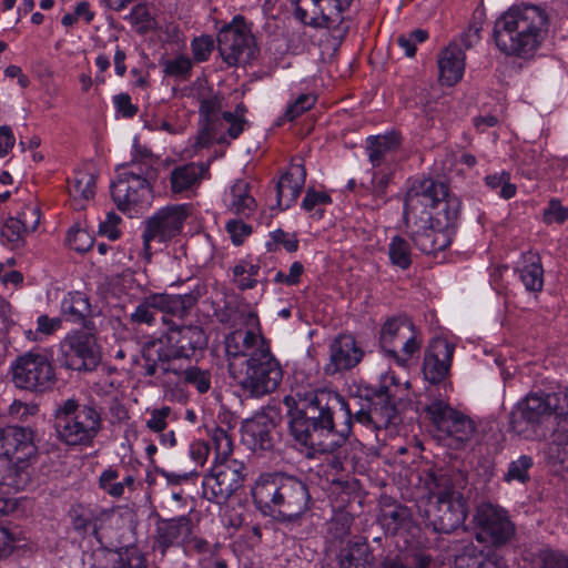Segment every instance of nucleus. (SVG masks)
<instances>
[{
	"label": "nucleus",
	"instance_id": "f257e3e1",
	"mask_svg": "<svg viewBox=\"0 0 568 568\" xmlns=\"http://www.w3.org/2000/svg\"><path fill=\"white\" fill-rule=\"evenodd\" d=\"M284 402L291 435L310 450L333 453L352 434L353 406L333 389H297Z\"/></svg>",
	"mask_w": 568,
	"mask_h": 568
},
{
	"label": "nucleus",
	"instance_id": "f03ea898",
	"mask_svg": "<svg viewBox=\"0 0 568 568\" xmlns=\"http://www.w3.org/2000/svg\"><path fill=\"white\" fill-rule=\"evenodd\" d=\"M467 483V474L462 470L442 469L427 474L424 481L427 503L420 509L427 527L435 532L450 534L464 524L467 504L462 489Z\"/></svg>",
	"mask_w": 568,
	"mask_h": 568
},
{
	"label": "nucleus",
	"instance_id": "7ed1b4c3",
	"mask_svg": "<svg viewBox=\"0 0 568 568\" xmlns=\"http://www.w3.org/2000/svg\"><path fill=\"white\" fill-rule=\"evenodd\" d=\"M252 496L264 514L287 527L298 525L312 507L307 484L296 476L282 473L261 475Z\"/></svg>",
	"mask_w": 568,
	"mask_h": 568
},
{
	"label": "nucleus",
	"instance_id": "20e7f679",
	"mask_svg": "<svg viewBox=\"0 0 568 568\" xmlns=\"http://www.w3.org/2000/svg\"><path fill=\"white\" fill-rule=\"evenodd\" d=\"M549 27L547 12L539 6L520 4L509 8L495 22L494 40L507 55H531L545 40Z\"/></svg>",
	"mask_w": 568,
	"mask_h": 568
},
{
	"label": "nucleus",
	"instance_id": "39448f33",
	"mask_svg": "<svg viewBox=\"0 0 568 568\" xmlns=\"http://www.w3.org/2000/svg\"><path fill=\"white\" fill-rule=\"evenodd\" d=\"M164 324L169 325L164 335L156 339L146 342L142 347L144 375L156 376L158 373L178 374L172 366V361L191 358L197 349L207 345V336L199 325H179L169 322L162 316Z\"/></svg>",
	"mask_w": 568,
	"mask_h": 568
},
{
	"label": "nucleus",
	"instance_id": "423d86ee",
	"mask_svg": "<svg viewBox=\"0 0 568 568\" xmlns=\"http://www.w3.org/2000/svg\"><path fill=\"white\" fill-rule=\"evenodd\" d=\"M459 211L460 201L449 195L445 183L423 179L414 181L407 191L404 217L406 223H410V219H416L419 214L436 227L453 232Z\"/></svg>",
	"mask_w": 568,
	"mask_h": 568
},
{
	"label": "nucleus",
	"instance_id": "0eeeda50",
	"mask_svg": "<svg viewBox=\"0 0 568 568\" xmlns=\"http://www.w3.org/2000/svg\"><path fill=\"white\" fill-rule=\"evenodd\" d=\"M211 440L215 458L202 483L203 497L209 501L223 504L242 487L245 466L231 457L233 439L227 430L215 427L211 433Z\"/></svg>",
	"mask_w": 568,
	"mask_h": 568
},
{
	"label": "nucleus",
	"instance_id": "6e6552de",
	"mask_svg": "<svg viewBox=\"0 0 568 568\" xmlns=\"http://www.w3.org/2000/svg\"><path fill=\"white\" fill-rule=\"evenodd\" d=\"M101 429V413L92 403L81 405L69 398L55 409L54 430L58 439L67 446L90 447Z\"/></svg>",
	"mask_w": 568,
	"mask_h": 568
},
{
	"label": "nucleus",
	"instance_id": "1a4fd4ad",
	"mask_svg": "<svg viewBox=\"0 0 568 568\" xmlns=\"http://www.w3.org/2000/svg\"><path fill=\"white\" fill-rule=\"evenodd\" d=\"M116 180L111 184V195L116 207L130 216L145 210L152 200L151 183L158 172L151 164H139L135 159L118 169Z\"/></svg>",
	"mask_w": 568,
	"mask_h": 568
},
{
	"label": "nucleus",
	"instance_id": "9d476101",
	"mask_svg": "<svg viewBox=\"0 0 568 568\" xmlns=\"http://www.w3.org/2000/svg\"><path fill=\"white\" fill-rule=\"evenodd\" d=\"M229 373L244 394L253 398L275 392L283 378L282 366L270 347L260 349L242 363H231Z\"/></svg>",
	"mask_w": 568,
	"mask_h": 568
},
{
	"label": "nucleus",
	"instance_id": "9b49d317",
	"mask_svg": "<svg viewBox=\"0 0 568 568\" xmlns=\"http://www.w3.org/2000/svg\"><path fill=\"white\" fill-rule=\"evenodd\" d=\"M12 379L21 389L44 393L52 389L57 375L47 354L31 351L19 356L12 364Z\"/></svg>",
	"mask_w": 568,
	"mask_h": 568
},
{
	"label": "nucleus",
	"instance_id": "f8f14e48",
	"mask_svg": "<svg viewBox=\"0 0 568 568\" xmlns=\"http://www.w3.org/2000/svg\"><path fill=\"white\" fill-rule=\"evenodd\" d=\"M91 329H77L60 342V362L68 369L92 372L101 362V349Z\"/></svg>",
	"mask_w": 568,
	"mask_h": 568
},
{
	"label": "nucleus",
	"instance_id": "ddd939ff",
	"mask_svg": "<svg viewBox=\"0 0 568 568\" xmlns=\"http://www.w3.org/2000/svg\"><path fill=\"white\" fill-rule=\"evenodd\" d=\"M295 17L305 26L326 27L346 34L348 26L344 23L343 13L353 0H291Z\"/></svg>",
	"mask_w": 568,
	"mask_h": 568
},
{
	"label": "nucleus",
	"instance_id": "4468645a",
	"mask_svg": "<svg viewBox=\"0 0 568 568\" xmlns=\"http://www.w3.org/2000/svg\"><path fill=\"white\" fill-rule=\"evenodd\" d=\"M425 412L437 430L454 440L457 448L473 439L476 432L474 420L453 408L445 399L434 398L426 405Z\"/></svg>",
	"mask_w": 568,
	"mask_h": 568
},
{
	"label": "nucleus",
	"instance_id": "2eb2a0df",
	"mask_svg": "<svg viewBox=\"0 0 568 568\" xmlns=\"http://www.w3.org/2000/svg\"><path fill=\"white\" fill-rule=\"evenodd\" d=\"M217 47L229 65L245 64L254 58V38L243 16H235L220 30Z\"/></svg>",
	"mask_w": 568,
	"mask_h": 568
},
{
	"label": "nucleus",
	"instance_id": "dca6fc26",
	"mask_svg": "<svg viewBox=\"0 0 568 568\" xmlns=\"http://www.w3.org/2000/svg\"><path fill=\"white\" fill-rule=\"evenodd\" d=\"M480 39V28L470 26L459 38V42H450L438 55L439 80L443 84L452 87L464 74L465 50L470 49Z\"/></svg>",
	"mask_w": 568,
	"mask_h": 568
},
{
	"label": "nucleus",
	"instance_id": "f3484780",
	"mask_svg": "<svg viewBox=\"0 0 568 568\" xmlns=\"http://www.w3.org/2000/svg\"><path fill=\"white\" fill-rule=\"evenodd\" d=\"M185 205H169L160 209L145 221L142 234L144 251L151 255V242H166L179 235L187 217Z\"/></svg>",
	"mask_w": 568,
	"mask_h": 568
},
{
	"label": "nucleus",
	"instance_id": "a211bd4d",
	"mask_svg": "<svg viewBox=\"0 0 568 568\" xmlns=\"http://www.w3.org/2000/svg\"><path fill=\"white\" fill-rule=\"evenodd\" d=\"M351 404L353 406V423L373 429L387 428L394 423L397 415L394 397L387 390L379 392L364 402L355 398Z\"/></svg>",
	"mask_w": 568,
	"mask_h": 568
},
{
	"label": "nucleus",
	"instance_id": "6ab92c4d",
	"mask_svg": "<svg viewBox=\"0 0 568 568\" xmlns=\"http://www.w3.org/2000/svg\"><path fill=\"white\" fill-rule=\"evenodd\" d=\"M475 521L479 528L476 538L480 542H490L494 546L505 545L515 534V527L507 513L489 503L477 507Z\"/></svg>",
	"mask_w": 568,
	"mask_h": 568
},
{
	"label": "nucleus",
	"instance_id": "aec40b11",
	"mask_svg": "<svg viewBox=\"0 0 568 568\" xmlns=\"http://www.w3.org/2000/svg\"><path fill=\"white\" fill-rule=\"evenodd\" d=\"M193 530L194 524L186 515L159 518L155 523L153 550L165 557L171 548L183 547Z\"/></svg>",
	"mask_w": 568,
	"mask_h": 568
},
{
	"label": "nucleus",
	"instance_id": "412c9836",
	"mask_svg": "<svg viewBox=\"0 0 568 568\" xmlns=\"http://www.w3.org/2000/svg\"><path fill=\"white\" fill-rule=\"evenodd\" d=\"M34 434L29 427L8 425L0 427V460L36 458Z\"/></svg>",
	"mask_w": 568,
	"mask_h": 568
},
{
	"label": "nucleus",
	"instance_id": "4be33fe9",
	"mask_svg": "<svg viewBox=\"0 0 568 568\" xmlns=\"http://www.w3.org/2000/svg\"><path fill=\"white\" fill-rule=\"evenodd\" d=\"M560 407V394L557 393H530L518 405L514 413L513 425L517 426L519 419L527 424L536 425L542 418L550 416Z\"/></svg>",
	"mask_w": 568,
	"mask_h": 568
},
{
	"label": "nucleus",
	"instance_id": "5701e85b",
	"mask_svg": "<svg viewBox=\"0 0 568 568\" xmlns=\"http://www.w3.org/2000/svg\"><path fill=\"white\" fill-rule=\"evenodd\" d=\"M413 226L407 223L412 229L410 239L415 246L425 254H436L444 251L452 243L453 232L444 227H436L435 224L417 215L416 219H410Z\"/></svg>",
	"mask_w": 568,
	"mask_h": 568
},
{
	"label": "nucleus",
	"instance_id": "b1692460",
	"mask_svg": "<svg viewBox=\"0 0 568 568\" xmlns=\"http://www.w3.org/2000/svg\"><path fill=\"white\" fill-rule=\"evenodd\" d=\"M454 355V345L445 339L434 341L424 356L423 375L432 385L443 384L446 388V378L449 374Z\"/></svg>",
	"mask_w": 568,
	"mask_h": 568
},
{
	"label": "nucleus",
	"instance_id": "393cba45",
	"mask_svg": "<svg viewBox=\"0 0 568 568\" xmlns=\"http://www.w3.org/2000/svg\"><path fill=\"white\" fill-rule=\"evenodd\" d=\"M275 424L266 414H256L242 424V442L253 452H268L275 445Z\"/></svg>",
	"mask_w": 568,
	"mask_h": 568
},
{
	"label": "nucleus",
	"instance_id": "a878e982",
	"mask_svg": "<svg viewBox=\"0 0 568 568\" xmlns=\"http://www.w3.org/2000/svg\"><path fill=\"white\" fill-rule=\"evenodd\" d=\"M270 347L266 339L251 329H235L225 337V353L229 365L253 357L260 349Z\"/></svg>",
	"mask_w": 568,
	"mask_h": 568
},
{
	"label": "nucleus",
	"instance_id": "bb28decb",
	"mask_svg": "<svg viewBox=\"0 0 568 568\" xmlns=\"http://www.w3.org/2000/svg\"><path fill=\"white\" fill-rule=\"evenodd\" d=\"M364 352L357 346L352 335H338L329 346V363L325 367L327 375L348 371L355 367L363 358Z\"/></svg>",
	"mask_w": 568,
	"mask_h": 568
},
{
	"label": "nucleus",
	"instance_id": "cd10ccee",
	"mask_svg": "<svg viewBox=\"0 0 568 568\" xmlns=\"http://www.w3.org/2000/svg\"><path fill=\"white\" fill-rule=\"evenodd\" d=\"M306 180V170L302 159H294L282 178L280 179L277 192V205L285 210L297 200Z\"/></svg>",
	"mask_w": 568,
	"mask_h": 568
},
{
	"label": "nucleus",
	"instance_id": "c85d7f7f",
	"mask_svg": "<svg viewBox=\"0 0 568 568\" xmlns=\"http://www.w3.org/2000/svg\"><path fill=\"white\" fill-rule=\"evenodd\" d=\"M222 103L221 99L216 95H212L202 99L200 105V114L203 119V129L201 131L200 139L205 143L210 140H216L217 142H224V135H220L219 132L222 128Z\"/></svg>",
	"mask_w": 568,
	"mask_h": 568
},
{
	"label": "nucleus",
	"instance_id": "c756f323",
	"mask_svg": "<svg viewBox=\"0 0 568 568\" xmlns=\"http://www.w3.org/2000/svg\"><path fill=\"white\" fill-rule=\"evenodd\" d=\"M402 143L399 133L392 131L382 135H372L366 140V152L374 168L386 163L389 156L396 152Z\"/></svg>",
	"mask_w": 568,
	"mask_h": 568
},
{
	"label": "nucleus",
	"instance_id": "7c9ffc66",
	"mask_svg": "<svg viewBox=\"0 0 568 568\" xmlns=\"http://www.w3.org/2000/svg\"><path fill=\"white\" fill-rule=\"evenodd\" d=\"M61 314L67 321L83 324L87 329H92V322L89 321L92 316L91 304L84 293H68L61 302Z\"/></svg>",
	"mask_w": 568,
	"mask_h": 568
},
{
	"label": "nucleus",
	"instance_id": "2f4dec72",
	"mask_svg": "<svg viewBox=\"0 0 568 568\" xmlns=\"http://www.w3.org/2000/svg\"><path fill=\"white\" fill-rule=\"evenodd\" d=\"M33 458H18L6 460L7 465L1 474L0 485L19 491L24 489L30 483V467Z\"/></svg>",
	"mask_w": 568,
	"mask_h": 568
},
{
	"label": "nucleus",
	"instance_id": "473e14b6",
	"mask_svg": "<svg viewBox=\"0 0 568 568\" xmlns=\"http://www.w3.org/2000/svg\"><path fill=\"white\" fill-rule=\"evenodd\" d=\"M159 306V313L172 314L182 317L197 302L200 292H189L185 294H160L154 293Z\"/></svg>",
	"mask_w": 568,
	"mask_h": 568
},
{
	"label": "nucleus",
	"instance_id": "72a5a7b5",
	"mask_svg": "<svg viewBox=\"0 0 568 568\" xmlns=\"http://www.w3.org/2000/svg\"><path fill=\"white\" fill-rule=\"evenodd\" d=\"M229 209L237 215L248 217L256 210V201L250 194V185L244 180H237L231 187L227 200Z\"/></svg>",
	"mask_w": 568,
	"mask_h": 568
},
{
	"label": "nucleus",
	"instance_id": "f704fd0d",
	"mask_svg": "<svg viewBox=\"0 0 568 568\" xmlns=\"http://www.w3.org/2000/svg\"><path fill=\"white\" fill-rule=\"evenodd\" d=\"M69 194L77 209H83L82 201H89L95 194V175L89 171H77L69 180Z\"/></svg>",
	"mask_w": 568,
	"mask_h": 568
},
{
	"label": "nucleus",
	"instance_id": "c9c22d12",
	"mask_svg": "<svg viewBox=\"0 0 568 568\" xmlns=\"http://www.w3.org/2000/svg\"><path fill=\"white\" fill-rule=\"evenodd\" d=\"M206 168L203 163H189L175 168L171 173V186L174 193L189 190L204 175Z\"/></svg>",
	"mask_w": 568,
	"mask_h": 568
},
{
	"label": "nucleus",
	"instance_id": "e433bc0d",
	"mask_svg": "<svg viewBox=\"0 0 568 568\" xmlns=\"http://www.w3.org/2000/svg\"><path fill=\"white\" fill-rule=\"evenodd\" d=\"M375 557L366 540L351 544L348 551L339 558V568H373Z\"/></svg>",
	"mask_w": 568,
	"mask_h": 568
},
{
	"label": "nucleus",
	"instance_id": "4c0bfd02",
	"mask_svg": "<svg viewBox=\"0 0 568 568\" xmlns=\"http://www.w3.org/2000/svg\"><path fill=\"white\" fill-rule=\"evenodd\" d=\"M413 323L405 316L388 318L379 333L381 347L387 353V349H392L390 346L397 337L405 338L408 333H413Z\"/></svg>",
	"mask_w": 568,
	"mask_h": 568
},
{
	"label": "nucleus",
	"instance_id": "58836bf2",
	"mask_svg": "<svg viewBox=\"0 0 568 568\" xmlns=\"http://www.w3.org/2000/svg\"><path fill=\"white\" fill-rule=\"evenodd\" d=\"M455 549L456 568H478V562L485 554L473 540H462L456 544Z\"/></svg>",
	"mask_w": 568,
	"mask_h": 568
},
{
	"label": "nucleus",
	"instance_id": "ea45409f",
	"mask_svg": "<svg viewBox=\"0 0 568 568\" xmlns=\"http://www.w3.org/2000/svg\"><path fill=\"white\" fill-rule=\"evenodd\" d=\"M159 313V306L155 298V294L145 296L129 315L131 324L152 326L155 324L156 314Z\"/></svg>",
	"mask_w": 568,
	"mask_h": 568
},
{
	"label": "nucleus",
	"instance_id": "a19ab883",
	"mask_svg": "<svg viewBox=\"0 0 568 568\" xmlns=\"http://www.w3.org/2000/svg\"><path fill=\"white\" fill-rule=\"evenodd\" d=\"M382 521L387 531L395 535L399 529L410 525L412 511L404 505H395L393 508L384 510Z\"/></svg>",
	"mask_w": 568,
	"mask_h": 568
},
{
	"label": "nucleus",
	"instance_id": "79ce46f5",
	"mask_svg": "<svg viewBox=\"0 0 568 568\" xmlns=\"http://www.w3.org/2000/svg\"><path fill=\"white\" fill-rule=\"evenodd\" d=\"M544 271L539 257L530 255V261L520 270V280L531 292H539L544 284Z\"/></svg>",
	"mask_w": 568,
	"mask_h": 568
},
{
	"label": "nucleus",
	"instance_id": "37998d69",
	"mask_svg": "<svg viewBox=\"0 0 568 568\" xmlns=\"http://www.w3.org/2000/svg\"><path fill=\"white\" fill-rule=\"evenodd\" d=\"M388 255L392 264L406 270L412 264L410 245L407 240L396 235L388 245Z\"/></svg>",
	"mask_w": 568,
	"mask_h": 568
},
{
	"label": "nucleus",
	"instance_id": "c03bdc74",
	"mask_svg": "<svg viewBox=\"0 0 568 568\" xmlns=\"http://www.w3.org/2000/svg\"><path fill=\"white\" fill-rule=\"evenodd\" d=\"M534 466V459L531 456L528 455H521L518 457V459L513 460L507 471L504 475V480L507 483L510 481H519L521 484H525L529 480V470Z\"/></svg>",
	"mask_w": 568,
	"mask_h": 568
},
{
	"label": "nucleus",
	"instance_id": "a18cd8bd",
	"mask_svg": "<svg viewBox=\"0 0 568 568\" xmlns=\"http://www.w3.org/2000/svg\"><path fill=\"white\" fill-rule=\"evenodd\" d=\"M92 507L78 504L70 509V518L72 527L81 535L92 534Z\"/></svg>",
	"mask_w": 568,
	"mask_h": 568
},
{
	"label": "nucleus",
	"instance_id": "49530a36",
	"mask_svg": "<svg viewBox=\"0 0 568 568\" xmlns=\"http://www.w3.org/2000/svg\"><path fill=\"white\" fill-rule=\"evenodd\" d=\"M352 518L346 513L336 514L327 523V534L334 540L343 541L351 532Z\"/></svg>",
	"mask_w": 568,
	"mask_h": 568
},
{
	"label": "nucleus",
	"instance_id": "de8ad7c7",
	"mask_svg": "<svg viewBox=\"0 0 568 568\" xmlns=\"http://www.w3.org/2000/svg\"><path fill=\"white\" fill-rule=\"evenodd\" d=\"M185 383L193 385L199 393L204 394L211 388V374L199 367H189L182 372Z\"/></svg>",
	"mask_w": 568,
	"mask_h": 568
},
{
	"label": "nucleus",
	"instance_id": "09e8293b",
	"mask_svg": "<svg viewBox=\"0 0 568 568\" xmlns=\"http://www.w3.org/2000/svg\"><path fill=\"white\" fill-rule=\"evenodd\" d=\"M62 325V321L60 317H49L48 315L43 314L40 315L37 320V329L28 331L27 337L31 341H40V335H52L54 332H57Z\"/></svg>",
	"mask_w": 568,
	"mask_h": 568
},
{
	"label": "nucleus",
	"instance_id": "8fccbe9b",
	"mask_svg": "<svg viewBox=\"0 0 568 568\" xmlns=\"http://www.w3.org/2000/svg\"><path fill=\"white\" fill-rule=\"evenodd\" d=\"M67 242L72 250L85 253L93 246L94 239L88 231L73 226L68 232Z\"/></svg>",
	"mask_w": 568,
	"mask_h": 568
},
{
	"label": "nucleus",
	"instance_id": "3c124183",
	"mask_svg": "<svg viewBox=\"0 0 568 568\" xmlns=\"http://www.w3.org/2000/svg\"><path fill=\"white\" fill-rule=\"evenodd\" d=\"M486 184L491 189L500 187L499 195L506 200H509L516 194V185L510 183V174L501 172L500 174H494L486 176Z\"/></svg>",
	"mask_w": 568,
	"mask_h": 568
},
{
	"label": "nucleus",
	"instance_id": "603ef678",
	"mask_svg": "<svg viewBox=\"0 0 568 568\" xmlns=\"http://www.w3.org/2000/svg\"><path fill=\"white\" fill-rule=\"evenodd\" d=\"M113 568H148L145 556L136 548L120 554Z\"/></svg>",
	"mask_w": 568,
	"mask_h": 568
},
{
	"label": "nucleus",
	"instance_id": "864d4df0",
	"mask_svg": "<svg viewBox=\"0 0 568 568\" xmlns=\"http://www.w3.org/2000/svg\"><path fill=\"white\" fill-rule=\"evenodd\" d=\"M164 73L170 77L186 78L192 69L190 58L179 55L175 59L166 60L164 63Z\"/></svg>",
	"mask_w": 568,
	"mask_h": 568
},
{
	"label": "nucleus",
	"instance_id": "5fc2aeb1",
	"mask_svg": "<svg viewBox=\"0 0 568 568\" xmlns=\"http://www.w3.org/2000/svg\"><path fill=\"white\" fill-rule=\"evenodd\" d=\"M540 568H568V555L561 550L546 549L539 555Z\"/></svg>",
	"mask_w": 568,
	"mask_h": 568
},
{
	"label": "nucleus",
	"instance_id": "6e6d98bb",
	"mask_svg": "<svg viewBox=\"0 0 568 568\" xmlns=\"http://www.w3.org/2000/svg\"><path fill=\"white\" fill-rule=\"evenodd\" d=\"M316 102V98L312 94H301L292 104H290L285 112V118L293 121L305 111L310 110Z\"/></svg>",
	"mask_w": 568,
	"mask_h": 568
},
{
	"label": "nucleus",
	"instance_id": "4d7b16f0",
	"mask_svg": "<svg viewBox=\"0 0 568 568\" xmlns=\"http://www.w3.org/2000/svg\"><path fill=\"white\" fill-rule=\"evenodd\" d=\"M403 345V356H399L395 349H387V354L394 357L398 365L406 366L407 361L419 349L420 344L416 341L413 333H408Z\"/></svg>",
	"mask_w": 568,
	"mask_h": 568
},
{
	"label": "nucleus",
	"instance_id": "13d9d810",
	"mask_svg": "<svg viewBox=\"0 0 568 568\" xmlns=\"http://www.w3.org/2000/svg\"><path fill=\"white\" fill-rule=\"evenodd\" d=\"M213 48L214 41L210 36H202L192 41L193 57L200 62L209 59Z\"/></svg>",
	"mask_w": 568,
	"mask_h": 568
},
{
	"label": "nucleus",
	"instance_id": "bf43d9fd",
	"mask_svg": "<svg viewBox=\"0 0 568 568\" xmlns=\"http://www.w3.org/2000/svg\"><path fill=\"white\" fill-rule=\"evenodd\" d=\"M225 227L235 245H241L243 240L252 233L251 225L237 220L229 221Z\"/></svg>",
	"mask_w": 568,
	"mask_h": 568
},
{
	"label": "nucleus",
	"instance_id": "052dcab7",
	"mask_svg": "<svg viewBox=\"0 0 568 568\" xmlns=\"http://www.w3.org/2000/svg\"><path fill=\"white\" fill-rule=\"evenodd\" d=\"M224 122L229 124L227 135L231 139H237L244 131L245 125L247 124L245 118H237V115L229 111L222 113V125L224 124Z\"/></svg>",
	"mask_w": 568,
	"mask_h": 568
},
{
	"label": "nucleus",
	"instance_id": "680f3d73",
	"mask_svg": "<svg viewBox=\"0 0 568 568\" xmlns=\"http://www.w3.org/2000/svg\"><path fill=\"white\" fill-rule=\"evenodd\" d=\"M546 223H564L568 220V209L562 206L558 200H551L544 212Z\"/></svg>",
	"mask_w": 568,
	"mask_h": 568
},
{
	"label": "nucleus",
	"instance_id": "e2e57ef3",
	"mask_svg": "<svg viewBox=\"0 0 568 568\" xmlns=\"http://www.w3.org/2000/svg\"><path fill=\"white\" fill-rule=\"evenodd\" d=\"M18 220L28 233L36 231L40 222V211L34 205H28L18 215Z\"/></svg>",
	"mask_w": 568,
	"mask_h": 568
},
{
	"label": "nucleus",
	"instance_id": "0e129e2a",
	"mask_svg": "<svg viewBox=\"0 0 568 568\" xmlns=\"http://www.w3.org/2000/svg\"><path fill=\"white\" fill-rule=\"evenodd\" d=\"M27 230H24V226L20 223L18 217H11L9 219L3 229H2V235L12 243L19 242L22 240L23 235L27 234Z\"/></svg>",
	"mask_w": 568,
	"mask_h": 568
},
{
	"label": "nucleus",
	"instance_id": "69168bd1",
	"mask_svg": "<svg viewBox=\"0 0 568 568\" xmlns=\"http://www.w3.org/2000/svg\"><path fill=\"white\" fill-rule=\"evenodd\" d=\"M170 413L171 408L169 406L153 409L150 419L146 422L148 428L156 433L163 432L166 428V418Z\"/></svg>",
	"mask_w": 568,
	"mask_h": 568
},
{
	"label": "nucleus",
	"instance_id": "338daca9",
	"mask_svg": "<svg viewBox=\"0 0 568 568\" xmlns=\"http://www.w3.org/2000/svg\"><path fill=\"white\" fill-rule=\"evenodd\" d=\"M328 203H331V196L326 192H317L313 189H308L302 201V207L306 211H311L317 205Z\"/></svg>",
	"mask_w": 568,
	"mask_h": 568
},
{
	"label": "nucleus",
	"instance_id": "774afa93",
	"mask_svg": "<svg viewBox=\"0 0 568 568\" xmlns=\"http://www.w3.org/2000/svg\"><path fill=\"white\" fill-rule=\"evenodd\" d=\"M271 237L274 244L283 245V247L290 253L295 252L298 248V240L295 234H290L278 229L271 233Z\"/></svg>",
	"mask_w": 568,
	"mask_h": 568
}]
</instances>
